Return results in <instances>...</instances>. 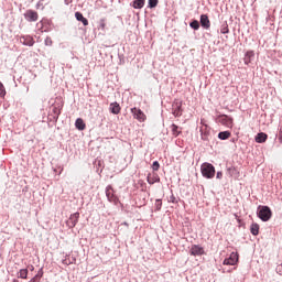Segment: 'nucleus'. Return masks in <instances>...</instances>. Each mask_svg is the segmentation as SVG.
<instances>
[{"instance_id":"nucleus-32","label":"nucleus","mask_w":282,"mask_h":282,"mask_svg":"<svg viewBox=\"0 0 282 282\" xmlns=\"http://www.w3.org/2000/svg\"><path fill=\"white\" fill-rule=\"evenodd\" d=\"M0 96H6V88L3 87V84L0 82Z\"/></svg>"},{"instance_id":"nucleus-7","label":"nucleus","mask_w":282,"mask_h":282,"mask_svg":"<svg viewBox=\"0 0 282 282\" xmlns=\"http://www.w3.org/2000/svg\"><path fill=\"white\" fill-rule=\"evenodd\" d=\"M237 261H239V254L231 252L229 258L224 260V265H236Z\"/></svg>"},{"instance_id":"nucleus-20","label":"nucleus","mask_w":282,"mask_h":282,"mask_svg":"<svg viewBox=\"0 0 282 282\" xmlns=\"http://www.w3.org/2000/svg\"><path fill=\"white\" fill-rule=\"evenodd\" d=\"M144 3L145 0H134L132 2V8H134V10H142V8H144Z\"/></svg>"},{"instance_id":"nucleus-36","label":"nucleus","mask_w":282,"mask_h":282,"mask_svg":"<svg viewBox=\"0 0 282 282\" xmlns=\"http://www.w3.org/2000/svg\"><path fill=\"white\" fill-rule=\"evenodd\" d=\"M216 177L217 180H221V177H224V173L217 172Z\"/></svg>"},{"instance_id":"nucleus-35","label":"nucleus","mask_w":282,"mask_h":282,"mask_svg":"<svg viewBox=\"0 0 282 282\" xmlns=\"http://www.w3.org/2000/svg\"><path fill=\"white\" fill-rule=\"evenodd\" d=\"M279 141L282 143V126H280L279 130Z\"/></svg>"},{"instance_id":"nucleus-15","label":"nucleus","mask_w":282,"mask_h":282,"mask_svg":"<svg viewBox=\"0 0 282 282\" xmlns=\"http://www.w3.org/2000/svg\"><path fill=\"white\" fill-rule=\"evenodd\" d=\"M245 65H250V63H252V61H254V51H248L245 54Z\"/></svg>"},{"instance_id":"nucleus-23","label":"nucleus","mask_w":282,"mask_h":282,"mask_svg":"<svg viewBox=\"0 0 282 282\" xmlns=\"http://www.w3.org/2000/svg\"><path fill=\"white\" fill-rule=\"evenodd\" d=\"M250 232H251V235L257 237V235H259V224H257V223L251 224Z\"/></svg>"},{"instance_id":"nucleus-37","label":"nucleus","mask_w":282,"mask_h":282,"mask_svg":"<svg viewBox=\"0 0 282 282\" xmlns=\"http://www.w3.org/2000/svg\"><path fill=\"white\" fill-rule=\"evenodd\" d=\"M29 269L31 270V272H34V265H29Z\"/></svg>"},{"instance_id":"nucleus-19","label":"nucleus","mask_w":282,"mask_h":282,"mask_svg":"<svg viewBox=\"0 0 282 282\" xmlns=\"http://www.w3.org/2000/svg\"><path fill=\"white\" fill-rule=\"evenodd\" d=\"M265 140H268V134H265L264 132H260L256 135V142H258V144H263Z\"/></svg>"},{"instance_id":"nucleus-5","label":"nucleus","mask_w":282,"mask_h":282,"mask_svg":"<svg viewBox=\"0 0 282 282\" xmlns=\"http://www.w3.org/2000/svg\"><path fill=\"white\" fill-rule=\"evenodd\" d=\"M78 219H80V213L72 214L66 223L68 228H76V224H78Z\"/></svg>"},{"instance_id":"nucleus-16","label":"nucleus","mask_w":282,"mask_h":282,"mask_svg":"<svg viewBox=\"0 0 282 282\" xmlns=\"http://www.w3.org/2000/svg\"><path fill=\"white\" fill-rule=\"evenodd\" d=\"M109 109H110L111 113H113L115 116H118V113H120L122 108L120 107V104L115 101V102L110 104Z\"/></svg>"},{"instance_id":"nucleus-33","label":"nucleus","mask_w":282,"mask_h":282,"mask_svg":"<svg viewBox=\"0 0 282 282\" xmlns=\"http://www.w3.org/2000/svg\"><path fill=\"white\" fill-rule=\"evenodd\" d=\"M105 28H107V24L105 23V20H100L99 30H105Z\"/></svg>"},{"instance_id":"nucleus-17","label":"nucleus","mask_w":282,"mask_h":282,"mask_svg":"<svg viewBox=\"0 0 282 282\" xmlns=\"http://www.w3.org/2000/svg\"><path fill=\"white\" fill-rule=\"evenodd\" d=\"M75 19H77V21H80L85 26L89 25V20H87V18H85L80 12L75 13Z\"/></svg>"},{"instance_id":"nucleus-34","label":"nucleus","mask_w":282,"mask_h":282,"mask_svg":"<svg viewBox=\"0 0 282 282\" xmlns=\"http://www.w3.org/2000/svg\"><path fill=\"white\" fill-rule=\"evenodd\" d=\"M45 45L47 46H52V37H46L45 41H44Z\"/></svg>"},{"instance_id":"nucleus-1","label":"nucleus","mask_w":282,"mask_h":282,"mask_svg":"<svg viewBox=\"0 0 282 282\" xmlns=\"http://www.w3.org/2000/svg\"><path fill=\"white\" fill-rule=\"evenodd\" d=\"M200 173L203 177L213 180V177H215V166L210 163H203L200 166Z\"/></svg>"},{"instance_id":"nucleus-8","label":"nucleus","mask_w":282,"mask_h":282,"mask_svg":"<svg viewBox=\"0 0 282 282\" xmlns=\"http://www.w3.org/2000/svg\"><path fill=\"white\" fill-rule=\"evenodd\" d=\"M24 19H26L30 23L39 21V12L34 10H28L24 13Z\"/></svg>"},{"instance_id":"nucleus-3","label":"nucleus","mask_w":282,"mask_h":282,"mask_svg":"<svg viewBox=\"0 0 282 282\" xmlns=\"http://www.w3.org/2000/svg\"><path fill=\"white\" fill-rule=\"evenodd\" d=\"M216 122H219V124H223L224 127H227L228 129H232L234 120L231 117H228L227 115H219L216 118Z\"/></svg>"},{"instance_id":"nucleus-18","label":"nucleus","mask_w":282,"mask_h":282,"mask_svg":"<svg viewBox=\"0 0 282 282\" xmlns=\"http://www.w3.org/2000/svg\"><path fill=\"white\" fill-rule=\"evenodd\" d=\"M147 182H148V184H155V183L160 182V176L155 173L149 174L147 177Z\"/></svg>"},{"instance_id":"nucleus-27","label":"nucleus","mask_w":282,"mask_h":282,"mask_svg":"<svg viewBox=\"0 0 282 282\" xmlns=\"http://www.w3.org/2000/svg\"><path fill=\"white\" fill-rule=\"evenodd\" d=\"M19 279H28V269H21L19 271Z\"/></svg>"},{"instance_id":"nucleus-38","label":"nucleus","mask_w":282,"mask_h":282,"mask_svg":"<svg viewBox=\"0 0 282 282\" xmlns=\"http://www.w3.org/2000/svg\"><path fill=\"white\" fill-rule=\"evenodd\" d=\"M40 30H41V32H47V30H43V28H41Z\"/></svg>"},{"instance_id":"nucleus-39","label":"nucleus","mask_w":282,"mask_h":282,"mask_svg":"<svg viewBox=\"0 0 282 282\" xmlns=\"http://www.w3.org/2000/svg\"><path fill=\"white\" fill-rule=\"evenodd\" d=\"M39 6H41V2L37 3V8H39Z\"/></svg>"},{"instance_id":"nucleus-10","label":"nucleus","mask_w":282,"mask_h":282,"mask_svg":"<svg viewBox=\"0 0 282 282\" xmlns=\"http://www.w3.org/2000/svg\"><path fill=\"white\" fill-rule=\"evenodd\" d=\"M172 111L173 116H175L176 118L182 116V101H174L172 105Z\"/></svg>"},{"instance_id":"nucleus-13","label":"nucleus","mask_w":282,"mask_h":282,"mask_svg":"<svg viewBox=\"0 0 282 282\" xmlns=\"http://www.w3.org/2000/svg\"><path fill=\"white\" fill-rule=\"evenodd\" d=\"M62 109H63V105H61V104L53 105L52 113H53L54 120H58V116H61Z\"/></svg>"},{"instance_id":"nucleus-25","label":"nucleus","mask_w":282,"mask_h":282,"mask_svg":"<svg viewBox=\"0 0 282 282\" xmlns=\"http://www.w3.org/2000/svg\"><path fill=\"white\" fill-rule=\"evenodd\" d=\"M230 135H231L230 131H223L218 133L219 140H228Z\"/></svg>"},{"instance_id":"nucleus-30","label":"nucleus","mask_w":282,"mask_h":282,"mask_svg":"<svg viewBox=\"0 0 282 282\" xmlns=\"http://www.w3.org/2000/svg\"><path fill=\"white\" fill-rule=\"evenodd\" d=\"M155 208H156V210H162V199L155 200Z\"/></svg>"},{"instance_id":"nucleus-9","label":"nucleus","mask_w":282,"mask_h":282,"mask_svg":"<svg viewBox=\"0 0 282 282\" xmlns=\"http://www.w3.org/2000/svg\"><path fill=\"white\" fill-rule=\"evenodd\" d=\"M189 254L192 257H202L204 254V248L199 245H193L189 249Z\"/></svg>"},{"instance_id":"nucleus-29","label":"nucleus","mask_w":282,"mask_h":282,"mask_svg":"<svg viewBox=\"0 0 282 282\" xmlns=\"http://www.w3.org/2000/svg\"><path fill=\"white\" fill-rule=\"evenodd\" d=\"M159 0H149V8H158Z\"/></svg>"},{"instance_id":"nucleus-4","label":"nucleus","mask_w":282,"mask_h":282,"mask_svg":"<svg viewBox=\"0 0 282 282\" xmlns=\"http://www.w3.org/2000/svg\"><path fill=\"white\" fill-rule=\"evenodd\" d=\"M131 113L135 120H139V122H144V120H147V115H144V112L139 108H131Z\"/></svg>"},{"instance_id":"nucleus-26","label":"nucleus","mask_w":282,"mask_h":282,"mask_svg":"<svg viewBox=\"0 0 282 282\" xmlns=\"http://www.w3.org/2000/svg\"><path fill=\"white\" fill-rule=\"evenodd\" d=\"M230 32V29H228V22H225L221 26H220V34H228Z\"/></svg>"},{"instance_id":"nucleus-6","label":"nucleus","mask_w":282,"mask_h":282,"mask_svg":"<svg viewBox=\"0 0 282 282\" xmlns=\"http://www.w3.org/2000/svg\"><path fill=\"white\" fill-rule=\"evenodd\" d=\"M106 196L108 197V202H111L112 204H118V197L116 194H113V187L111 185H108L106 187Z\"/></svg>"},{"instance_id":"nucleus-22","label":"nucleus","mask_w":282,"mask_h":282,"mask_svg":"<svg viewBox=\"0 0 282 282\" xmlns=\"http://www.w3.org/2000/svg\"><path fill=\"white\" fill-rule=\"evenodd\" d=\"M171 131H172V135H174L175 138H177V135H180V133H182V130L175 123H173L171 126Z\"/></svg>"},{"instance_id":"nucleus-28","label":"nucleus","mask_w":282,"mask_h":282,"mask_svg":"<svg viewBox=\"0 0 282 282\" xmlns=\"http://www.w3.org/2000/svg\"><path fill=\"white\" fill-rule=\"evenodd\" d=\"M189 28H192L193 30H199V21L194 20L189 23Z\"/></svg>"},{"instance_id":"nucleus-2","label":"nucleus","mask_w":282,"mask_h":282,"mask_svg":"<svg viewBox=\"0 0 282 282\" xmlns=\"http://www.w3.org/2000/svg\"><path fill=\"white\" fill-rule=\"evenodd\" d=\"M258 217L261 221H270V219H272V209L268 206H259Z\"/></svg>"},{"instance_id":"nucleus-14","label":"nucleus","mask_w":282,"mask_h":282,"mask_svg":"<svg viewBox=\"0 0 282 282\" xmlns=\"http://www.w3.org/2000/svg\"><path fill=\"white\" fill-rule=\"evenodd\" d=\"M200 25L204 30H210V19L206 14L200 15Z\"/></svg>"},{"instance_id":"nucleus-24","label":"nucleus","mask_w":282,"mask_h":282,"mask_svg":"<svg viewBox=\"0 0 282 282\" xmlns=\"http://www.w3.org/2000/svg\"><path fill=\"white\" fill-rule=\"evenodd\" d=\"M43 279V269H40L34 278H32L29 282H41Z\"/></svg>"},{"instance_id":"nucleus-12","label":"nucleus","mask_w":282,"mask_h":282,"mask_svg":"<svg viewBox=\"0 0 282 282\" xmlns=\"http://www.w3.org/2000/svg\"><path fill=\"white\" fill-rule=\"evenodd\" d=\"M209 135H210V129L208 128L207 124H203L200 127V138H202V140L207 141Z\"/></svg>"},{"instance_id":"nucleus-31","label":"nucleus","mask_w":282,"mask_h":282,"mask_svg":"<svg viewBox=\"0 0 282 282\" xmlns=\"http://www.w3.org/2000/svg\"><path fill=\"white\" fill-rule=\"evenodd\" d=\"M152 170L153 171H160V162L154 161L153 164H152Z\"/></svg>"},{"instance_id":"nucleus-40","label":"nucleus","mask_w":282,"mask_h":282,"mask_svg":"<svg viewBox=\"0 0 282 282\" xmlns=\"http://www.w3.org/2000/svg\"><path fill=\"white\" fill-rule=\"evenodd\" d=\"M40 23H41V25H43V21H41Z\"/></svg>"},{"instance_id":"nucleus-11","label":"nucleus","mask_w":282,"mask_h":282,"mask_svg":"<svg viewBox=\"0 0 282 282\" xmlns=\"http://www.w3.org/2000/svg\"><path fill=\"white\" fill-rule=\"evenodd\" d=\"M20 43H22V45H28L29 47H32V45H34V37L30 35L21 36Z\"/></svg>"},{"instance_id":"nucleus-21","label":"nucleus","mask_w":282,"mask_h":282,"mask_svg":"<svg viewBox=\"0 0 282 282\" xmlns=\"http://www.w3.org/2000/svg\"><path fill=\"white\" fill-rule=\"evenodd\" d=\"M75 127H76V129H78L79 131H85V129H86V124H85V121L83 120V119H80V118H78L77 120H76V122H75Z\"/></svg>"}]
</instances>
